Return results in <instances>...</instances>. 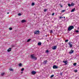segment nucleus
Masks as SVG:
<instances>
[{
	"label": "nucleus",
	"instance_id": "nucleus-6",
	"mask_svg": "<svg viewBox=\"0 0 79 79\" xmlns=\"http://www.w3.org/2000/svg\"><path fill=\"white\" fill-rule=\"evenodd\" d=\"M32 74H33V75H34L36 74V72L35 71H32L31 73Z\"/></svg>",
	"mask_w": 79,
	"mask_h": 79
},
{
	"label": "nucleus",
	"instance_id": "nucleus-9",
	"mask_svg": "<svg viewBox=\"0 0 79 79\" xmlns=\"http://www.w3.org/2000/svg\"><path fill=\"white\" fill-rule=\"evenodd\" d=\"M25 22H26V21L24 19L22 20L21 21V23H25Z\"/></svg>",
	"mask_w": 79,
	"mask_h": 79
},
{
	"label": "nucleus",
	"instance_id": "nucleus-12",
	"mask_svg": "<svg viewBox=\"0 0 79 79\" xmlns=\"http://www.w3.org/2000/svg\"><path fill=\"white\" fill-rule=\"evenodd\" d=\"M11 48H9V49H8L7 52H10V51H11Z\"/></svg>",
	"mask_w": 79,
	"mask_h": 79
},
{
	"label": "nucleus",
	"instance_id": "nucleus-19",
	"mask_svg": "<svg viewBox=\"0 0 79 79\" xmlns=\"http://www.w3.org/2000/svg\"><path fill=\"white\" fill-rule=\"evenodd\" d=\"M47 9H44V12H46V11H47Z\"/></svg>",
	"mask_w": 79,
	"mask_h": 79
},
{
	"label": "nucleus",
	"instance_id": "nucleus-27",
	"mask_svg": "<svg viewBox=\"0 0 79 79\" xmlns=\"http://www.w3.org/2000/svg\"><path fill=\"white\" fill-rule=\"evenodd\" d=\"M18 16H21V14L19 13L18 14Z\"/></svg>",
	"mask_w": 79,
	"mask_h": 79
},
{
	"label": "nucleus",
	"instance_id": "nucleus-24",
	"mask_svg": "<svg viewBox=\"0 0 79 79\" xmlns=\"http://www.w3.org/2000/svg\"><path fill=\"white\" fill-rule=\"evenodd\" d=\"M76 64H77V63H74L73 64L74 66H76Z\"/></svg>",
	"mask_w": 79,
	"mask_h": 79
},
{
	"label": "nucleus",
	"instance_id": "nucleus-41",
	"mask_svg": "<svg viewBox=\"0 0 79 79\" xmlns=\"http://www.w3.org/2000/svg\"><path fill=\"white\" fill-rule=\"evenodd\" d=\"M64 18H65V17H64Z\"/></svg>",
	"mask_w": 79,
	"mask_h": 79
},
{
	"label": "nucleus",
	"instance_id": "nucleus-33",
	"mask_svg": "<svg viewBox=\"0 0 79 79\" xmlns=\"http://www.w3.org/2000/svg\"><path fill=\"white\" fill-rule=\"evenodd\" d=\"M74 71L75 72H76V73H77V70H75Z\"/></svg>",
	"mask_w": 79,
	"mask_h": 79
},
{
	"label": "nucleus",
	"instance_id": "nucleus-16",
	"mask_svg": "<svg viewBox=\"0 0 79 79\" xmlns=\"http://www.w3.org/2000/svg\"><path fill=\"white\" fill-rule=\"evenodd\" d=\"M9 70L10 71H13V70L11 68Z\"/></svg>",
	"mask_w": 79,
	"mask_h": 79
},
{
	"label": "nucleus",
	"instance_id": "nucleus-7",
	"mask_svg": "<svg viewBox=\"0 0 79 79\" xmlns=\"http://www.w3.org/2000/svg\"><path fill=\"white\" fill-rule=\"evenodd\" d=\"M74 52V50H73L72 49H71V51L69 52V53L70 54H72Z\"/></svg>",
	"mask_w": 79,
	"mask_h": 79
},
{
	"label": "nucleus",
	"instance_id": "nucleus-32",
	"mask_svg": "<svg viewBox=\"0 0 79 79\" xmlns=\"http://www.w3.org/2000/svg\"><path fill=\"white\" fill-rule=\"evenodd\" d=\"M60 19H61V18H63V17L60 16Z\"/></svg>",
	"mask_w": 79,
	"mask_h": 79
},
{
	"label": "nucleus",
	"instance_id": "nucleus-3",
	"mask_svg": "<svg viewBox=\"0 0 79 79\" xmlns=\"http://www.w3.org/2000/svg\"><path fill=\"white\" fill-rule=\"evenodd\" d=\"M34 34L37 35V34H39L40 33V32L39 31H34Z\"/></svg>",
	"mask_w": 79,
	"mask_h": 79
},
{
	"label": "nucleus",
	"instance_id": "nucleus-28",
	"mask_svg": "<svg viewBox=\"0 0 79 79\" xmlns=\"http://www.w3.org/2000/svg\"><path fill=\"white\" fill-rule=\"evenodd\" d=\"M30 40H31V39H28V40H27V42H29V41H30Z\"/></svg>",
	"mask_w": 79,
	"mask_h": 79
},
{
	"label": "nucleus",
	"instance_id": "nucleus-26",
	"mask_svg": "<svg viewBox=\"0 0 79 79\" xmlns=\"http://www.w3.org/2000/svg\"><path fill=\"white\" fill-rule=\"evenodd\" d=\"M75 32H77V33H78V32H79V31L76 30V31H75Z\"/></svg>",
	"mask_w": 79,
	"mask_h": 79
},
{
	"label": "nucleus",
	"instance_id": "nucleus-2",
	"mask_svg": "<svg viewBox=\"0 0 79 79\" xmlns=\"http://www.w3.org/2000/svg\"><path fill=\"white\" fill-rule=\"evenodd\" d=\"M31 58L34 60H37V58L35 57L34 56V55H32L31 56Z\"/></svg>",
	"mask_w": 79,
	"mask_h": 79
},
{
	"label": "nucleus",
	"instance_id": "nucleus-42",
	"mask_svg": "<svg viewBox=\"0 0 79 79\" xmlns=\"http://www.w3.org/2000/svg\"><path fill=\"white\" fill-rule=\"evenodd\" d=\"M23 73V72H22V73Z\"/></svg>",
	"mask_w": 79,
	"mask_h": 79
},
{
	"label": "nucleus",
	"instance_id": "nucleus-37",
	"mask_svg": "<svg viewBox=\"0 0 79 79\" xmlns=\"http://www.w3.org/2000/svg\"><path fill=\"white\" fill-rule=\"evenodd\" d=\"M54 15V13H53L52 14V15Z\"/></svg>",
	"mask_w": 79,
	"mask_h": 79
},
{
	"label": "nucleus",
	"instance_id": "nucleus-30",
	"mask_svg": "<svg viewBox=\"0 0 79 79\" xmlns=\"http://www.w3.org/2000/svg\"><path fill=\"white\" fill-rule=\"evenodd\" d=\"M53 32V31L52 30H51V31H50V33H52Z\"/></svg>",
	"mask_w": 79,
	"mask_h": 79
},
{
	"label": "nucleus",
	"instance_id": "nucleus-17",
	"mask_svg": "<svg viewBox=\"0 0 79 79\" xmlns=\"http://www.w3.org/2000/svg\"><path fill=\"white\" fill-rule=\"evenodd\" d=\"M19 66H22V64H19Z\"/></svg>",
	"mask_w": 79,
	"mask_h": 79
},
{
	"label": "nucleus",
	"instance_id": "nucleus-23",
	"mask_svg": "<svg viewBox=\"0 0 79 79\" xmlns=\"http://www.w3.org/2000/svg\"><path fill=\"white\" fill-rule=\"evenodd\" d=\"M49 52V51L48 50H46V53H48Z\"/></svg>",
	"mask_w": 79,
	"mask_h": 79
},
{
	"label": "nucleus",
	"instance_id": "nucleus-29",
	"mask_svg": "<svg viewBox=\"0 0 79 79\" xmlns=\"http://www.w3.org/2000/svg\"><path fill=\"white\" fill-rule=\"evenodd\" d=\"M71 6H73V5H74V4H73V3H72L71 4Z\"/></svg>",
	"mask_w": 79,
	"mask_h": 79
},
{
	"label": "nucleus",
	"instance_id": "nucleus-21",
	"mask_svg": "<svg viewBox=\"0 0 79 79\" xmlns=\"http://www.w3.org/2000/svg\"><path fill=\"white\" fill-rule=\"evenodd\" d=\"M68 41H69V40H65V42H68Z\"/></svg>",
	"mask_w": 79,
	"mask_h": 79
},
{
	"label": "nucleus",
	"instance_id": "nucleus-14",
	"mask_svg": "<svg viewBox=\"0 0 79 79\" xmlns=\"http://www.w3.org/2000/svg\"><path fill=\"white\" fill-rule=\"evenodd\" d=\"M74 11H75V8H74L73 9L71 10V12H74Z\"/></svg>",
	"mask_w": 79,
	"mask_h": 79
},
{
	"label": "nucleus",
	"instance_id": "nucleus-11",
	"mask_svg": "<svg viewBox=\"0 0 79 79\" xmlns=\"http://www.w3.org/2000/svg\"><path fill=\"white\" fill-rule=\"evenodd\" d=\"M47 62H48L47 60H46L44 61L43 63H44V64H47Z\"/></svg>",
	"mask_w": 79,
	"mask_h": 79
},
{
	"label": "nucleus",
	"instance_id": "nucleus-20",
	"mask_svg": "<svg viewBox=\"0 0 79 79\" xmlns=\"http://www.w3.org/2000/svg\"><path fill=\"white\" fill-rule=\"evenodd\" d=\"M24 69L23 68L22 69H21V71H24Z\"/></svg>",
	"mask_w": 79,
	"mask_h": 79
},
{
	"label": "nucleus",
	"instance_id": "nucleus-22",
	"mask_svg": "<svg viewBox=\"0 0 79 79\" xmlns=\"http://www.w3.org/2000/svg\"><path fill=\"white\" fill-rule=\"evenodd\" d=\"M4 74H5V73H1V75L2 76H3V75H4Z\"/></svg>",
	"mask_w": 79,
	"mask_h": 79
},
{
	"label": "nucleus",
	"instance_id": "nucleus-10",
	"mask_svg": "<svg viewBox=\"0 0 79 79\" xmlns=\"http://www.w3.org/2000/svg\"><path fill=\"white\" fill-rule=\"evenodd\" d=\"M57 47L56 46H54L53 47V48H52L53 50H55L56 48Z\"/></svg>",
	"mask_w": 79,
	"mask_h": 79
},
{
	"label": "nucleus",
	"instance_id": "nucleus-5",
	"mask_svg": "<svg viewBox=\"0 0 79 79\" xmlns=\"http://www.w3.org/2000/svg\"><path fill=\"white\" fill-rule=\"evenodd\" d=\"M53 69H57L58 66L54 65V66H53Z\"/></svg>",
	"mask_w": 79,
	"mask_h": 79
},
{
	"label": "nucleus",
	"instance_id": "nucleus-35",
	"mask_svg": "<svg viewBox=\"0 0 79 79\" xmlns=\"http://www.w3.org/2000/svg\"><path fill=\"white\" fill-rule=\"evenodd\" d=\"M9 29H10V30H12V28H11V27H10V28H9Z\"/></svg>",
	"mask_w": 79,
	"mask_h": 79
},
{
	"label": "nucleus",
	"instance_id": "nucleus-31",
	"mask_svg": "<svg viewBox=\"0 0 79 79\" xmlns=\"http://www.w3.org/2000/svg\"><path fill=\"white\" fill-rule=\"evenodd\" d=\"M54 76V75H52L51 76V77H53Z\"/></svg>",
	"mask_w": 79,
	"mask_h": 79
},
{
	"label": "nucleus",
	"instance_id": "nucleus-1",
	"mask_svg": "<svg viewBox=\"0 0 79 79\" xmlns=\"http://www.w3.org/2000/svg\"><path fill=\"white\" fill-rule=\"evenodd\" d=\"M73 29H74V26H71L68 27V30L69 31H71Z\"/></svg>",
	"mask_w": 79,
	"mask_h": 79
},
{
	"label": "nucleus",
	"instance_id": "nucleus-40",
	"mask_svg": "<svg viewBox=\"0 0 79 79\" xmlns=\"http://www.w3.org/2000/svg\"><path fill=\"white\" fill-rule=\"evenodd\" d=\"M78 30H79V27L78 28Z\"/></svg>",
	"mask_w": 79,
	"mask_h": 79
},
{
	"label": "nucleus",
	"instance_id": "nucleus-13",
	"mask_svg": "<svg viewBox=\"0 0 79 79\" xmlns=\"http://www.w3.org/2000/svg\"><path fill=\"white\" fill-rule=\"evenodd\" d=\"M42 45V43L40 42H39L38 44V45Z\"/></svg>",
	"mask_w": 79,
	"mask_h": 79
},
{
	"label": "nucleus",
	"instance_id": "nucleus-18",
	"mask_svg": "<svg viewBox=\"0 0 79 79\" xmlns=\"http://www.w3.org/2000/svg\"><path fill=\"white\" fill-rule=\"evenodd\" d=\"M65 11V10H63L62 11H61L62 13H63Z\"/></svg>",
	"mask_w": 79,
	"mask_h": 79
},
{
	"label": "nucleus",
	"instance_id": "nucleus-8",
	"mask_svg": "<svg viewBox=\"0 0 79 79\" xmlns=\"http://www.w3.org/2000/svg\"><path fill=\"white\" fill-rule=\"evenodd\" d=\"M63 63H65V65H67V64H68V61H63Z\"/></svg>",
	"mask_w": 79,
	"mask_h": 79
},
{
	"label": "nucleus",
	"instance_id": "nucleus-4",
	"mask_svg": "<svg viewBox=\"0 0 79 79\" xmlns=\"http://www.w3.org/2000/svg\"><path fill=\"white\" fill-rule=\"evenodd\" d=\"M73 43L72 42H69V45L70 47H73V44H72Z\"/></svg>",
	"mask_w": 79,
	"mask_h": 79
},
{
	"label": "nucleus",
	"instance_id": "nucleus-36",
	"mask_svg": "<svg viewBox=\"0 0 79 79\" xmlns=\"http://www.w3.org/2000/svg\"><path fill=\"white\" fill-rule=\"evenodd\" d=\"M60 7H61V8L63 7V6H62V5H60Z\"/></svg>",
	"mask_w": 79,
	"mask_h": 79
},
{
	"label": "nucleus",
	"instance_id": "nucleus-39",
	"mask_svg": "<svg viewBox=\"0 0 79 79\" xmlns=\"http://www.w3.org/2000/svg\"><path fill=\"white\" fill-rule=\"evenodd\" d=\"M45 36L46 37H47V35H46Z\"/></svg>",
	"mask_w": 79,
	"mask_h": 79
},
{
	"label": "nucleus",
	"instance_id": "nucleus-34",
	"mask_svg": "<svg viewBox=\"0 0 79 79\" xmlns=\"http://www.w3.org/2000/svg\"><path fill=\"white\" fill-rule=\"evenodd\" d=\"M63 74V73H60V76H62V75Z\"/></svg>",
	"mask_w": 79,
	"mask_h": 79
},
{
	"label": "nucleus",
	"instance_id": "nucleus-38",
	"mask_svg": "<svg viewBox=\"0 0 79 79\" xmlns=\"http://www.w3.org/2000/svg\"><path fill=\"white\" fill-rule=\"evenodd\" d=\"M7 13L8 14H9V12H7Z\"/></svg>",
	"mask_w": 79,
	"mask_h": 79
},
{
	"label": "nucleus",
	"instance_id": "nucleus-15",
	"mask_svg": "<svg viewBox=\"0 0 79 79\" xmlns=\"http://www.w3.org/2000/svg\"><path fill=\"white\" fill-rule=\"evenodd\" d=\"M35 5V3L33 2L31 4V6H34Z\"/></svg>",
	"mask_w": 79,
	"mask_h": 79
},
{
	"label": "nucleus",
	"instance_id": "nucleus-25",
	"mask_svg": "<svg viewBox=\"0 0 79 79\" xmlns=\"http://www.w3.org/2000/svg\"><path fill=\"white\" fill-rule=\"evenodd\" d=\"M68 5L69 6V7H70V6H71V4H68Z\"/></svg>",
	"mask_w": 79,
	"mask_h": 79
}]
</instances>
